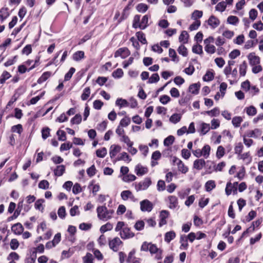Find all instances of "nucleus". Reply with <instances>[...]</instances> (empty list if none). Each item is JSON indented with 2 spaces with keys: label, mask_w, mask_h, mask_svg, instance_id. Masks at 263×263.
<instances>
[{
  "label": "nucleus",
  "mask_w": 263,
  "mask_h": 263,
  "mask_svg": "<svg viewBox=\"0 0 263 263\" xmlns=\"http://www.w3.org/2000/svg\"><path fill=\"white\" fill-rule=\"evenodd\" d=\"M11 131L13 133H17L19 134L23 131V127L21 124H17L16 125H14L11 127Z\"/></svg>",
  "instance_id": "obj_59"
},
{
  "label": "nucleus",
  "mask_w": 263,
  "mask_h": 263,
  "mask_svg": "<svg viewBox=\"0 0 263 263\" xmlns=\"http://www.w3.org/2000/svg\"><path fill=\"white\" fill-rule=\"evenodd\" d=\"M51 75V72L47 71L44 72L41 77L37 80V83L39 84L42 83L47 80Z\"/></svg>",
  "instance_id": "obj_30"
},
{
  "label": "nucleus",
  "mask_w": 263,
  "mask_h": 263,
  "mask_svg": "<svg viewBox=\"0 0 263 263\" xmlns=\"http://www.w3.org/2000/svg\"><path fill=\"white\" fill-rule=\"evenodd\" d=\"M123 75V71L122 69L118 68L117 70L114 71L112 73V76L114 78H120Z\"/></svg>",
  "instance_id": "obj_51"
},
{
  "label": "nucleus",
  "mask_w": 263,
  "mask_h": 263,
  "mask_svg": "<svg viewBox=\"0 0 263 263\" xmlns=\"http://www.w3.org/2000/svg\"><path fill=\"white\" fill-rule=\"evenodd\" d=\"M57 135L58 136V139L60 141H65L66 139V133L63 130H58L57 132Z\"/></svg>",
  "instance_id": "obj_62"
},
{
  "label": "nucleus",
  "mask_w": 263,
  "mask_h": 263,
  "mask_svg": "<svg viewBox=\"0 0 263 263\" xmlns=\"http://www.w3.org/2000/svg\"><path fill=\"white\" fill-rule=\"evenodd\" d=\"M247 114L249 116H254L257 113V110L254 106H250L245 109Z\"/></svg>",
  "instance_id": "obj_25"
},
{
  "label": "nucleus",
  "mask_w": 263,
  "mask_h": 263,
  "mask_svg": "<svg viewBox=\"0 0 263 263\" xmlns=\"http://www.w3.org/2000/svg\"><path fill=\"white\" fill-rule=\"evenodd\" d=\"M149 17L147 15H145L143 16L141 22L139 24V28L141 29H145L148 26V22Z\"/></svg>",
  "instance_id": "obj_19"
},
{
  "label": "nucleus",
  "mask_w": 263,
  "mask_h": 263,
  "mask_svg": "<svg viewBox=\"0 0 263 263\" xmlns=\"http://www.w3.org/2000/svg\"><path fill=\"white\" fill-rule=\"evenodd\" d=\"M112 228L113 225L110 222H107L101 227L100 231L102 233H104L107 231L112 230Z\"/></svg>",
  "instance_id": "obj_36"
},
{
  "label": "nucleus",
  "mask_w": 263,
  "mask_h": 263,
  "mask_svg": "<svg viewBox=\"0 0 263 263\" xmlns=\"http://www.w3.org/2000/svg\"><path fill=\"white\" fill-rule=\"evenodd\" d=\"M147 5L143 3L139 4L137 6V10L139 12L144 13L147 11Z\"/></svg>",
  "instance_id": "obj_52"
},
{
  "label": "nucleus",
  "mask_w": 263,
  "mask_h": 263,
  "mask_svg": "<svg viewBox=\"0 0 263 263\" xmlns=\"http://www.w3.org/2000/svg\"><path fill=\"white\" fill-rule=\"evenodd\" d=\"M225 154V149L222 146L217 147L216 156L218 159L221 158Z\"/></svg>",
  "instance_id": "obj_38"
},
{
  "label": "nucleus",
  "mask_w": 263,
  "mask_h": 263,
  "mask_svg": "<svg viewBox=\"0 0 263 263\" xmlns=\"http://www.w3.org/2000/svg\"><path fill=\"white\" fill-rule=\"evenodd\" d=\"M180 242L181 243V249H186L187 248V238L185 235H181L180 236Z\"/></svg>",
  "instance_id": "obj_29"
},
{
  "label": "nucleus",
  "mask_w": 263,
  "mask_h": 263,
  "mask_svg": "<svg viewBox=\"0 0 263 263\" xmlns=\"http://www.w3.org/2000/svg\"><path fill=\"white\" fill-rule=\"evenodd\" d=\"M149 251L151 254H156V258L157 259L162 258V250L158 249L156 245L151 243Z\"/></svg>",
  "instance_id": "obj_9"
},
{
  "label": "nucleus",
  "mask_w": 263,
  "mask_h": 263,
  "mask_svg": "<svg viewBox=\"0 0 263 263\" xmlns=\"http://www.w3.org/2000/svg\"><path fill=\"white\" fill-rule=\"evenodd\" d=\"M200 21L199 20H196L192 23L189 27L190 31L197 30L200 25Z\"/></svg>",
  "instance_id": "obj_61"
},
{
  "label": "nucleus",
  "mask_w": 263,
  "mask_h": 263,
  "mask_svg": "<svg viewBox=\"0 0 263 263\" xmlns=\"http://www.w3.org/2000/svg\"><path fill=\"white\" fill-rule=\"evenodd\" d=\"M176 237V233L174 231H171L165 233L164 240L166 242L169 243L172 240Z\"/></svg>",
  "instance_id": "obj_22"
},
{
  "label": "nucleus",
  "mask_w": 263,
  "mask_h": 263,
  "mask_svg": "<svg viewBox=\"0 0 263 263\" xmlns=\"http://www.w3.org/2000/svg\"><path fill=\"white\" fill-rule=\"evenodd\" d=\"M214 78V74L213 72L211 71H207L203 77V80L204 81H210Z\"/></svg>",
  "instance_id": "obj_64"
},
{
  "label": "nucleus",
  "mask_w": 263,
  "mask_h": 263,
  "mask_svg": "<svg viewBox=\"0 0 263 263\" xmlns=\"http://www.w3.org/2000/svg\"><path fill=\"white\" fill-rule=\"evenodd\" d=\"M136 36L139 41L142 44H145L147 43V41L145 36V34L141 31L136 33Z\"/></svg>",
  "instance_id": "obj_42"
},
{
  "label": "nucleus",
  "mask_w": 263,
  "mask_h": 263,
  "mask_svg": "<svg viewBox=\"0 0 263 263\" xmlns=\"http://www.w3.org/2000/svg\"><path fill=\"white\" fill-rule=\"evenodd\" d=\"M204 50L207 53L213 54L215 53L216 51V48L213 45H205Z\"/></svg>",
  "instance_id": "obj_53"
},
{
  "label": "nucleus",
  "mask_w": 263,
  "mask_h": 263,
  "mask_svg": "<svg viewBox=\"0 0 263 263\" xmlns=\"http://www.w3.org/2000/svg\"><path fill=\"white\" fill-rule=\"evenodd\" d=\"M73 60L76 61H79L84 58V52L78 51L73 54Z\"/></svg>",
  "instance_id": "obj_26"
},
{
  "label": "nucleus",
  "mask_w": 263,
  "mask_h": 263,
  "mask_svg": "<svg viewBox=\"0 0 263 263\" xmlns=\"http://www.w3.org/2000/svg\"><path fill=\"white\" fill-rule=\"evenodd\" d=\"M227 6L226 3L224 1H222L217 4L215 7V10L217 11L223 12L226 10Z\"/></svg>",
  "instance_id": "obj_24"
},
{
  "label": "nucleus",
  "mask_w": 263,
  "mask_h": 263,
  "mask_svg": "<svg viewBox=\"0 0 263 263\" xmlns=\"http://www.w3.org/2000/svg\"><path fill=\"white\" fill-rule=\"evenodd\" d=\"M10 248L13 250L17 249L19 246V242L18 240L16 239H11L10 243Z\"/></svg>",
  "instance_id": "obj_60"
},
{
  "label": "nucleus",
  "mask_w": 263,
  "mask_h": 263,
  "mask_svg": "<svg viewBox=\"0 0 263 263\" xmlns=\"http://www.w3.org/2000/svg\"><path fill=\"white\" fill-rule=\"evenodd\" d=\"M107 149L105 147H102L96 151V155L99 158H104L107 155Z\"/></svg>",
  "instance_id": "obj_40"
},
{
  "label": "nucleus",
  "mask_w": 263,
  "mask_h": 263,
  "mask_svg": "<svg viewBox=\"0 0 263 263\" xmlns=\"http://www.w3.org/2000/svg\"><path fill=\"white\" fill-rule=\"evenodd\" d=\"M144 222L142 220L137 221L134 226V228L137 231H141L144 229Z\"/></svg>",
  "instance_id": "obj_56"
},
{
  "label": "nucleus",
  "mask_w": 263,
  "mask_h": 263,
  "mask_svg": "<svg viewBox=\"0 0 263 263\" xmlns=\"http://www.w3.org/2000/svg\"><path fill=\"white\" fill-rule=\"evenodd\" d=\"M238 22L239 18L236 16L231 15L227 18V23L229 24L237 25Z\"/></svg>",
  "instance_id": "obj_35"
},
{
  "label": "nucleus",
  "mask_w": 263,
  "mask_h": 263,
  "mask_svg": "<svg viewBox=\"0 0 263 263\" xmlns=\"http://www.w3.org/2000/svg\"><path fill=\"white\" fill-rule=\"evenodd\" d=\"M242 121L243 119L241 117L236 116L232 119V123L235 127H238Z\"/></svg>",
  "instance_id": "obj_32"
},
{
  "label": "nucleus",
  "mask_w": 263,
  "mask_h": 263,
  "mask_svg": "<svg viewBox=\"0 0 263 263\" xmlns=\"http://www.w3.org/2000/svg\"><path fill=\"white\" fill-rule=\"evenodd\" d=\"M220 24L219 20L215 16L212 15L208 20V24L212 28H216Z\"/></svg>",
  "instance_id": "obj_14"
},
{
  "label": "nucleus",
  "mask_w": 263,
  "mask_h": 263,
  "mask_svg": "<svg viewBox=\"0 0 263 263\" xmlns=\"http://www.w3.org/2000/svg\"><path fill=\"white\" fill-rule=\"evenodd\" d=\"M192 51L196 54H201L203 53L202 47L199 44H196L193 46Z\"/></svg>",
  "instance_id": "obj_45"
},
{
  "label": "nucleus",
  "mask_w": 263,
  "mask_h": 263,
  "mask_svg": "<svg viewBox=\"0 0 263 263\" xmlns=\"http://www.w3.org/2000/svg\"><path fill=\"white\" fill-rule=\"evenodd\" d=\"M65 170V166L63 165H58L54 170V173L55 176H61L64 173Z\"/></svg>",
  "instance_id": "obj_27"
},
{
  "label": "nucleus",
  "mask_w": 263,
  "mask_h": 263,
  "mask_svg": "<svg viewBox=\"0 0 263 263\" xmlns=\"http://www.w3.org/2000/svg\"><path fill=\"white\" fill-rule=\"evenodd\" d=\"M151 184L152 181L151 179L149 178H145L143 181L140 182L136 185L135 188L137 192L141 190H146Z\"/></svg>",
  "instance_id": "obj_3"
},
{
  "label": "nucleus",
  "mask_w": 263,
  "mask_h": 263,
  "mask_svg": "<svg viewBox=\"0 0 263 263\" xmlns=\"http://www.w3.org/2000/svg\"><path fill=\"white\" fill-rule=\"evenodd\" d=\"M205 164V161L203 159H196L193 164L194 168L198 170H201Z\"/></svg>",
  "instance_id": "obj_16"
},
{
  "label": "nucleus",
  "mask_w": 263,
  "mask_h": 263,
  "mask_svg": "<svg viewBox=\"0 0 263 263\" xmlns=\"http://www.w3.org/2000/svg\"><path fill=\"white\" fill-rule=\"evenodd\" d=\"M90 94V89L89 87H86L83 91V93L81 96L83 101L86 100L89 97Z\"/></svg>",
  "instance_id": "obj_37"
},
{
  "label": "nucleus",
  "mask_w": 263,
  "mask_h": 263,
  "mask_svg": "<svg viewBox=\"0 0 263 263\" xmlns=\"http://www.w3.org/2000/svg\"><path fill=\"white\" fill-rule=\"evenodd\" d=\"M211 151V147L209 145H205L201 149L202 156L205 159L209 158Z\"/></svg>",
  "instance_id": "obj_21"
},
{
  "label": "nucleus",
  "mask_w": 263,
  "mask_h": 263,
  "mask_svg": "<svg viewBox=\"0 0 263 263\" xmlns=\"http://www.w3.org/2000/svg\"><path fill=\"white\" fill-rule=\"evenodd\" d=\"M175 140V138L173 136H169L167 138H166L164 140V145L165 146H170V145H172Z\"/></svg>",
  "instance_id": "obj_55"
},
{
  "label": "nucleus",
  "mask_w": 263,
  "mask_h": 263,
  "mask_svg": "<svg viewBox=\"0 0 263 263\" xmlns=\"http://www.w3.org/2000/svg\"><path fill=\"white\" fill-rule=\"evenodd\" d=\"M120 141L126 143L128 147H131V146H133V142H132L130 140V139L129 138V137L125 135H123L122 136V137L120 139Z\"/></svg>",
  "instance_id": "obj_47"
},
{
  "label": "nucleus",
  "mask_w": 263,
  "mask_h": 263,
  "mask_svg": "<svg viewBox=\"0 0 263 263\" xmlns=\"http://www.w3.org/2000/svg\"><path fill=\"white\" fill-rule=\"evenodd\" d=\"M38 186L40 189L46 190L49 187V183L47 180H43L39 182Z\"/></svg>",
  "instance_id": "obj_49"
},
{
  "label": "nucleus",
  "mask_w": 263,
  "mask_h": 263,
  "mask_svg": "<svg viewBox=\"0 0 263 263\" xmlns=\"http://www.w3.org/2000/svg\"><path fill=\"white\" fill-rule=\"evenodd\" d=\"M169 56L172 58V60L174 62H178L179 59L177 58L176 51L174 49L170 48L169 49Z\"/></svg>",
  "instance_id": "obj_58"
},
{
  "label": "nucleus",
  "mask_w": 263,
  "mask_h": 263,
  "mask_svg": "<svg viewBox=\"0 0 263 263\" xmlns=\"http://www.w3.org/2000/svg\"><path fill=\"white\" fill-rule=\"evenodd\" d=\"M44 202V200L41 199L37 200L34 204L35 208L39 211H43L44 210V208L43 206V203Z\"/></svg>",
  "instance_id": "obj_50"
},
{
  "label": "nucleus",
  "mask_w": 263,
  "mask_h": 263,
  "mask_svg": "<svg viewBox=\"0 0 263 263\" xmlns=\"http://www.w3.org/2000/svg\"><path fill=\"white\" fill-rule=\"evenodd\" d=\"M82 121V117L80 114H77L75 116L72 118L71 120V122L72 124H79L81 123Z\"/></svg>",
  "instance_id": "obj_57"
},
{
  "label": "nucleus",
  "mask_w": 263,
  "mask_h": 263,
  "mask_svg": "<svg viewBox=\"0 0 263 263\" xmlns=\"http://www.w3.org/2000/svg\"><path fill=\"white\" fill-rule=\"evenodd\" d=\"M130 54V51L127 47L119 48L115 52V58L120 57L122 59H125Z\"/></svg>",
  "instance_id": "obj_4"
},
{
  "label": "nucleus",
  "mask_w": 263,
  "mask_h": 263,
  "mask_svg": "<svg viewBox=\"0 0 263 263\" xmlns=\"http://www.w3.org/2000/svg\"><path fill=\"white\" fill-rule=\"evenodd\" d=\"M247 67L248 65L246 61H243L241 64H240L239 68L240 76L244 77L246 75Z\"/></svg>",
  "instance_id": "obj_20"
},
{
  "label": "nucleus",
  "mask_w": 263,
  "mask_h": 263,
  "mask_svg": "<svg viewBox=\"0 0 263 263\" xmlns=\"http://www.w3.org/2000/svg\"><path fill=\"white\" fill-rule=\"evenodd\" d=\"M121 196L123 200H127L128 198L134 199V196L129 190L123 191L121 193Z\"/></svg>",
  "instance_id": "obj_18"
},
{
  "label": "nucleus",
  "mask_w": 263,
  "mask_h": 263,
  "mask_svg": "<svg viewBox=\"0 0 263 263\" xmlns=\"http://www.w3.org/2000/svg\"><path fill=\"white\" fill-rule=\"evenodd\" d=\"M121 150V147L118 145H112L110 147L109 155L111 158H114Z\"/></svg>",
  "instance_id": "obj_13"
},
{
  "label": "nucleus",
  "mask_w": 263,
  "mask_h": 263,
  "mask_svg": "<svg viewBox=\"0 0 263 263\" xmlns=\"http://www.w3.org/2000/svg\"><path fill=\"white\" fill-rule=\"evenodd\" d=\"M200 85L197 83L192 84L189 87V91L193 94L197 95L199 92Z\"/></svg>",
  "instance_id": "obj_28"
},
{
  "label": "nucleus",
  "mask_w": 263,
  "mask_h": 263,
  "mask_svg": "<svg viewBox=\"0 0 263 263\" xmlns=\"http://www.w3.org/2000/svg\"><path fill=\"white\" fill-rule=\"evenodd\" d=\"M238 185L237 182H235L233 184L231 182H229L227 183L226 187L225 189L226 194L227 196H229L231 194V189L229 188L233 189V194H236L237 193V186Z\"/></svg>",
  "instance_id": "obj_8"
},
{
  "label": "nucleus",
  "mask_w": 263,
  "mask_h": 263,
  "mask_svg": "<svg viewBox=\"0 0 263 263\" xmlns=\"http://www.w3.org/2000/svg\"><path fill=\"white\" fill-rule=\"evenodd\" d=\"M116 104L121 108L122 107L128 106L129 103L125 99L119 98L116 100Z\"/></svg>",
  "instance_id": "obj_41"
},
{
  "label": "nucleus",
  "mask_w": 263,
  "mask_h": 263,
  "mask_svg": "<svg viewBox=\"0 0 263 263\" xmlns=\"http://www.w3.org/2000/svg\"><path fill=\"white\" fill-rule=\"evenodd\" d=\"M177 51L179 54L182 55L183 57H186L187 55L188 52L187 48L183 45H181L178 47Z\"/></svg>",
  "instance_id": "obj_46"
},
{
  "label": "nucleus",
  "mask_w": 263,
  "mask_h": 263,
  "mask_svg": "<svg viewBox=\"0 0 263 263\" xmlns=\"http://www.w3.org/2000/svg\"><path fill=\"white\" fill-rule=\"evenodd\" d=\"M210 129L209 124L202 123L200 125V134L202 135H205Z\"/></svg>",
  "instance_id": "obj_23"
},
{
  "label": "nucleus",
  "mask_w": 263,
  "mask_h": 263,
  "mask_svg": "<svg viewBox=\"0 0 263 263\" xmlns=\"http://www.w3.org/2000/svg\"><path fill=\"white\" fill-rule=\"evenodd\" d=\"M140 209L143 212H151L153 208L152 203L147 199L140 202Z\"/></svg>",
  "instance_id": "obj_5"
},
{
  "label": "nucleus",
  "mask_w": 263,
  "mask_h": 263,
  "mask_svg": "<svg viewBox=\"0 0 263 263\" xmlns=\"http://www.w3.org/2000/svg\"><path fill=\"white\" fill-rule=\"evenodd\" d=\"M169 213L166 210H162L161 211L159 215L160 221L159 226L160 227L165 224L166 223V218L168 217Z\"/></svg>",
  "instance_id": "obj_11"
},
{
  "label": "nucleus",
  "mask_w": 263,
  "mask_h": 263,
  "mask_svg": "<svg viewBox=\"0 0 263 263\" xmlns=\"http://www.w3.org/2000/svg\"><path fill=\"white\" fill-rule=\"evenodd\" d=\"M120 235L122 239H126L133 237L135 234L130 229L126 226L120 232Z\"/></svg>",
  "instance_id": "obj_6"
},
{
  "label": "nucleus",
  "mask_w": 263,
  "mask_h": 263,
  "mask_svg": "<svg viewBox=\"0 0 263 263\" xmlns=\"http://www.w3.org/2000/svg\"><path fill=\"white\" fill-rule=\"evenodd\" d=\"M93 255L90 253H87L86 255L83 257L84 263H93Z\"/></svg>",
  "instance_id": "obj_44"
},
{
  "label": "nucleus",
  "mask_w": 263,
  "mask_h": 263,
  "mask_svg": "<svg viewBox=\"0 0 263 263\" xmlns=\"http://www.w3.org/2000/svg\"><path fill=\"white\" fill-rule=\"evenodd\" d=\"M249 63L251 66L258 65L260 63V58L256 56L254 52L250 53L248 55Z\"/></svg>",
  "instance_id": "obj_10"
},
{
  "label": "nucleus",
  "mask_w": 263,
  "mask_h": 263,
  "mask_svg": "<svg viewBox=\"0 0 263 263\" xmlns=\"http://www.w3.org/2000/svg\"><path fill=\"white\" fill-rule=\"evenodd\" d=\"M169 208L171 209H175L178 204V201L177 198L175 196H169L168 197Z\"/></svg>",
  "instance_id": "obj_12"
},
{
  "label": "nucleus",
  "mask_w": 263,
  "mask_h": 263,
  "mask_svg": "<svg viewBox=\"0 0 263 263\" xmlns=\"http://www.w3.org/2000/svg\"><path fill=\"white\" fill-rule=\"evenodd\" d=\"M130 119L128 117H125L120 121L119 126L122 127H125L128 126L130 123Z\"/></svg>",
  "instance_id": "obj_43"
},
{
  "label": "nucleus",
  "mask_w": 263,
  "mask_h": 263,
  "mask_svg": "<svg viewBox=\"0 0 263 263\" xmlns=\"http://www.w3.org/2000/svg\"><path fill=\"white\" fill-rule=\"evenodd\" d=\"M189 35L187 31H182L179 36V41L182 44H186L188 42Z\"/></svg>",
  "instance_id": "obj_17"
},
{
  "label": "nucleus",
  "mask_w": 263,
  "mask_h": 263,
  "mask_svg": "<svg viewBox=\"0 0 263 263\" xmlns=\"http://www.w3.org/2000/svg\"><path fill=\"white\" fill-rule=\"evenodd\" d=\"M181 119V115L179 114H174L170 118V121L174 124L179 122Z\"/></svg>",
  "instance_id": "obj_31"
},
{
  "label": "nucleus",
  "mask_w": 263,
  "mask_h": 263,
  "mask_svg": "<svg viewBox=\"0 0 263 263\" xmlns=\"http://www.w3.org/2000/svg\"><path fill=\"white\" fill-rule=\"evenodd\" d=\"M160 78L158 73H154L149 78L148 83H154L159 81Z\"/></svg>",
  "instance_id": "obj_54"
},
{
  "label": "nucleus",
  "mask_w": 263,
  "mask_h": 263,
  "mask_svg": "<svg viewBox=\"0 0 263 263\" xmlns=\"http://www.w3.org/2000/svg\"><path fill=\"white\" fill-rule=\"evenodd\" d=\"M135 172L138 176H142L147 173L148 170L141 164H138L135 167Z\"/></svg>",
  "instance_id": "obj_15"
},
{
  "label": "nucleus",
  "mask_w": 263,
  "mask_h": 263,
  "mask_svg": "<svg viewBox=\"0 0 263 263\" xmlns=\"http://www.w3.org/2000/svg\"><path fill=\"white\" fill-rule=\"evenodd\" d=\"M259 132V130L258 129H255L254 130H248L246 132L245 135L244 136H246V137H248L249 138H257V135H256L257 133H258Z\"/></svg>",
  "instance_id": "obj_39"
},
{
  "label": "nucleus",
  "mask_w": 263,
  "mask_h": 263,
  "mask_svg": "<svg viewBox=\"0 0 263 263\" xmlns=\"http://www.w3.org/2000/svg\"><path fill=\"white\" fill-rule=\"evenodd\" d=\"M205 113L212 117L217 116L219 114V110L218 108L215 107L211 110L205 111Z\"/></svg>",
  "instance_id": "obj_63"
},
{
  "label": "nucleus",
  "mask_w": 263,
  "mask_h": 263,
  "mask_svg": "<svg viewBox=\"0 0 263 263\" xmlns=\"http://www.w3.org/2000/svg\"><path fill=\"white\" fill-rule=\"evenodd\" d=\"M123 242L121 240L120 238L116 237L112 239L109 240V246L110 249L114 252H117L120 248V247L122 245Z\"/></svg>",
  "instance_id": "obj_2"
},
{
  "label": "nucleus",
  "mask_w": 263,
  "mask_h": 263,
  "mask_svg": "<svg viewBox=\"0 0 263 263\" xmlns=\"http://www.w3.org/2000/svg\"><path fill=\"white\" fill-rule=\"evenodd\" d=\"M173 162L176 164L178 166V171L183 174H185L188 172V167L184 165L183 162L179 159L174 157Z\"/></svg>",
  "instance_id": "obj_7"
},
{
  "label": "nucleus",
  "mask_w": 263,
  "mask_h": 263,
  "mask_svg": "<svg viewBox=\"0 0 263 263\" xmlns=\"http://www.w3.org/2000/svg\"><path fill=\"white\" fill-rule=\"evenodd\" d=\"M216 187V184L214 181L209 180L205 184V190L207 192H210Z\"/></svg>",
  "instance_id": "obj_34"
},
{
  "label": "nucleus",
  "mask_w": 263,
  "mask_h": 263,
  "mask_svg": "<svg viewBox=\"0 0 263 263\" xmlns=\"http://www.w3.org/2000/svg\"><path fill=\"white\" fill-rule=\"evenodd\" d=\"M19 258V255L16 252H14L10 253L7 258L8 260L14 261V260H18Z\"/></svg>",
  "instance_id": "obj_48"
},
{
  "label": "nucleus",
  "mask_w": 263,
  "mask_h": 263,
  "mask_svg": "<svg viewBox=\"0 0 263 263\" xmlns=\"http://www.w3.org/2000/svg\"><path fill=\"white\" fill-rule=\"evenodd\" d=\"M12 230L15 234H20L23 232V228L21 223H16L12 227Z\"/></svg>",
  "instance_id": "obj_33"
},
{
  "label": "nucleus",
  "mask_w": 263,
  "mask_h": 263,
  "mask_svg": "<svg viewBox=\"0 0 263 263\" xmlns=\"http://www.w3.org/2000/svg\"><path fill=\"white\" fill-rule=\"evenodd\" d=\"M98 218L103 221H107L112 217L113 210H108L105 206H99L97 209Z\"/></svg>",
  "instance_id": "obj_1"
}]
</instances>
